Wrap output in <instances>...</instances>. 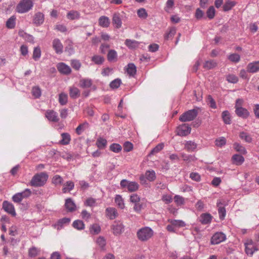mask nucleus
<instances>
[{
	"mask_svg": "<svg viewBox=\"0 0 259 259\" xmlns=\"http://www.w3.org/2000/svg\"><path fill=\"white\" fill-rule=\"evenodd\" d=\"M154 235L153 230L149 227H143L137 232V238L141 242H146Z\"/></svg>",
	"mask_w": 259,
	"mask_h": 259,
	"instance_id": "obj_1",
	"label": "nucleus"
},
{
	"mask_svg": "<svg viewBox=\"0 0 259 259\" xmlns=\"http://www.w3.org/2000/svg\"><path fill=\"white\" fill-rule=\"evenodd\" d=\"M49 176L45 172H41L34 175L30 181V185L33 187L43 186L47 182Z\"/></svg>",
	"mask_w": 259,
	"mask_h": 259,
	"instance_id": "obj_2",
	"label": "nucleus"
},
{
	"mask_svg": "<svg viewBox=\"0 0 259 259\" xmlns=\"http://www.w3.org/2000/svg\"><path fill=\"white\" fill-rule=\"evenodd\" d=\"M33 0H21L16 8V11L20 14L25 13L33 7Z\"/></svg>",
	"mask_w": 259,
	"mask_h": 259,
	"instance_id": "obj_3",
	"label": "nucleus"
},
{
	"mask_svg": "<svg viewBox=\"0 0 259 259\" xmlns=\"http://www.w3.org/2000/svg\"><path fill=\"white\" fill-rule=\"evenodd\" d=\"M122 189L126 188L130 192L137 191L139 188L138 183L135 181H130L125 179L122 180L120 183Z\"/></svg>",
	"mask_w": 259,
	"mask_h": 259,
	"instance_id": "obj_4",
	"label": "nucleus"
},
{
	"mask_svg": "<svg viewBox=\"0 0 259 259\" xmlns=\"http://www.w3.org/2000/svg\"><path fill=\"white\" fill-rule=\"evenodd\" d=\"M245 251L247 255L251 256L258 250L256 244L251 239H247L244 242Z\"/></svg>",
	"mask_w": 259,
	"mask_h": 259,
	"instance_id": "obj_5",
	"label": "nucleus"
},
{
	"mask_svg": "<svg viewBox=\"0 0 259 259\" xmlns=\"http://www.w3.org/2000/svg\"><path fill=\"white\" fill-rule=\"evenodd\" d=\"M198 115L196 109L189 110L182 114L179 117V120L182 122H187L193 120Z\"/></svg>",
	"mask_w": 259,
	"mask_h": 259,
	"instance_id": "obj_6",
	"label": "nucleus"
},
{
	"mask_svg": "<svg viewBox=\"0 0 259 259\" xmlns=\"http://www.w3.org/2000/svg\"><path fill=\"white\" fill-rule=\"evenodd\" d=\"M156 179L155 172L153 170H147L145 175H142L140 177V180L142 184L146 183V180L152 182Z\"/></svg>",
	"mask_w": 259,
	"mask_h": 259,
	"instance_id": "obj_7",
	"label": "nucleus"
},
{
	"mask_svg": "<svg viewBox=\"0 0 259 259\" xmlns=\"http://www.w3.org/2000/svg\"><path fill=\"white\" fill-rule=\"evenodd\" d=\"M226 240V235L221 232L214 233L211 238V244H218Z\"/></svg>",
	"mask_w": 259,
	"mask_h": 259,
	"instance_id": "obj_8",
	"label": "nucleus"
},
{
	"mask_svg": "<svg viewBox=\"0 0 259 259\" xmlns=\"http://www.w3.org/2000/svg\"><path fill=\"white\" fill-rule=\"evenodd\" d=\"M191 128L188 124H182L177 127V134L180 136H186L190 134Z\"/></svg>",
	"mask_w": 259,
	"mask_h": 259,
	"instance_id": "obj_9",
	"label": "nucleus"
},
{
	"mask_svg": "<svg viewBox=\"0 0 259 259\" xmlns=\"http://www.w3.org/2000/svg\"><path fill=\"white\" fill-rule=\"evenodd\" d=\"M111 228L113 234L115 236L120 235L124 229V225L119 222H114Z\"/></svg>",
	"mask_w": 259,
	"mask_h": 259,
	"instance_id": "obj_10",
	"label": "nucleus"
},
{
	"mask_svg": "<svg viewBox=\"0 0 259 259\" xmlns=\"http://www.w3.org/2000/svg\"><path fill=\"white\" fill-rule=\"evenodd\" d=\"M3 208L5 211L11 214L12 216H16V213L14 206L12 203L7 201H4L3 203Z\"/></svg>",
	"mask_w": 259,
	"mask_h": 259,
	"instance_id": "obj_11",
	"label": "nucleus"
},
{
	"mask_svg": "<svg viewBox=\"0 0 259 259\" xmlns=\"http://www.w3.org/2000/svg\"><path fill=\"white\" fill-rule=\"evenodd\" d=\"M45 116L50 121L57 122L59 120L58 113L52 110H47L46 112Z\"/></svg>",
	"mask_w": 259,
	"mask_h": 259,
	"instance_id": "obj_12",
	"label": "nucleus"
},
{
	"mask_svg": "<svg viewBox=\"0 0 259 259\" xmlns=\"http://www.w3.org/2000/svg\"><path fill=\"white\" fill-rule=\"evenodd\" d=\"M58 71L62 74L68 75L71 72V68L64 63H59L57 65Z\"/></svg>",
	"mask_w": 259,
	"mask_h": 259,
	"instance_id": "obj_13",
	"label": "nucleus"
},
{
	"mask_svg": "<svg viewBox=\"0 0 259 259\" xmlns=\"http://www.w3.org/2000/svg\"><path fill=\"white\" fill-rule=\"evenodd\" d=\"M52 46L57 54H60L63 52V46L59 39H54L52 42Z\"/></svg>",
	"mask_w": 259,
	"mask_h": 259,
	"instance_id": "obj_14",
	"label": "nucleus"
},
{
	"mask_svg": "<svg viewBox=\"0 0 259 259\" xmlns=\"http://www.w3.org/2000/svg\"><path fill=\"white\" fill-rule=\"evenodd\" d=\"M247 71L251 73H254L259 71V61L248 63L246 67Z\"/></svg>",
	"mask_w": 259,
	"mask_h": 259,
	"instance_id": "obj_15",
	"label": "nucleus"
},
{
	"mask_svg": "<svg viewBox=\"0 0 259 259\" xmlns=\"http://www.w3.org/2000/svg\"><path fill=\"white\" fill-rule=\"evenodd\" d=\"M235 113L238 116L243 119L247 118L250 115L249 112L246 108L243 107L237 108L236 110H235Z\"/></svg>",
	"mask_w": 259,
	"mask_h": 259,
	"instance_id": "obj_16",
	"label": "nucleus"
},
{
	"mask_svg": "<svg viewBox=\"0 0 259 259\" xmlns=\"http://www.w3.org/2000/svg\"><path fill=\"white\" fill-rule=\"evenodd\" d=\"M218 207V213L219 218L221 220H223L226 216V211L223 203L221 200H218L217 203Z\"/></svg>",
	"mask_w": 259,
	"mask_h": 259,
	"instance_id": "obj_17",
	"label": "nucleus"
},
{
	"mask_svg": "<svg viewBox=\"0 0 259 259\" xmlns=\"http://www.w3.org/2000/svg\"><path fill=\"white\" fill-rule=\"evenodd\" d=\"M212 217L209 213H202L200 215L199 221L201 224L206 225L210 223Z\"/></svg>",
	"mask_w": 259,
	"mask_h": 259,
	"instance_id": "obj_18",
	"label": "nucleus"
},
{
	"mask_svg": "<svg viewBox=\"0 0 259 259\" xmlns=\"http://www.w3.org/2000/svg\"><path fill=\"white\" fill-rule=\"evenodd\" d=\"M65 206L68 211L72 212L76 210V205L71 198L66 199Z\"/></svg>",
	"mask_w": 259,
	"mask_h": 259,
	"instance_id": "obj_19",
	"label": "nucleus"
},
{
	"mask_svg": "<svg viewBox=\"0 0 259 259\" xmlns=\"http://www.w3.org/2000/svg\"><path fill=\"white\" fill-rule=\"evenodd\" d=\"M66 47L65 51L67 52L69 55L73 54L75 52L74 48L73 47V42L70 39H67L65 41Z\"/></svg>",
	"mask_w": 259,
	"mask_h": 259,
	"instance_id": "obj_20",
	"label": "nucleus"
},
{
	"mask_svg": "<svg viewBox=\"0 0 259 259\" xmlns=\"http://www.w3.org/2000/svg\"><path fill=\"white\" fill-rule=\"evenodd\" d=\"M112 23L116 28H119L122 26V21L119 13H114L113 15Z\"/></svg>",
	"mask_w": 259,
	"mask_h": 259,
	"instance_id": "obj_21",
	"label": "nucleus"
},
{
	"mask_svg": "<svg viewBox=\"0 0 259 259\" xmlns=\"http://www.w3.org/2000/svg\"><path fill=\"white\" fill-rule=\"evenodd\" d=\"M33 23L36 25H39L44 21V15L40 12L36 13L33 18Z\"/></svg>",
	"mask_w": 259,
	"mask_h": 259,
	"instance_id": "obj_22",
	"label": "nucleus"
},
{
	"mask_svg": "<svg viewBox=\"0 0 259 259\" xmlns=\"http://www.w3.org/2000/svg\"><path fill=\"white\" fill-rule=\"evenodd\" d=\"M107 216L110 219L113 220L118 215V212L116 209L113 207H108L106 209Z\"/></svg>",
	"mask_w": 259,
	"mask_h": 259,
	"instance_id": "obj_23",
	"label": "nucleus"
},
{
	"mask_svg": "<svg viewBox=\"0 0 259 259\" xmlns=\"http://www.w3.org/2000/svg\"><path fill=\"white\" fill-rule=\"evenodd\" d=\"M110 24V21L108 17L102 16L99 19V25L103 28H107Z\"/></svg>",
	"mask_w": 259,
	"mask_h": 259,
	"instance_id": "obj_24",
	"label": "nucleus"
},
{
	"mask_svg": "<svg viewBox=\"0 0 259 259\" xmlns=\"http://www.w3.org/2000/svg\"><path fill=\"white\" fill-rule=\"evenodd\" d=\"M167 221L170 224H172L176 229L184 227L186 225L185 222L180 220L168 219Z\"/></svg>",
	"mask_w": 259,
	"mask_h": 259,
	"instance_id": "obj_25",
	"label": "nucleus"
},
{
	"mask_svg": "<svg viewBox=\"0 0 259 259\" xmlns=\"http://www.w3.org/2000/svg\"><path fill=\"white\" fill-rule=\"evenodd\" d=\"M62 139L59 143L62 145H67L69 144L71 141V136L69 133H63L61 135Z\"/></svg>",
	"mask_w": 259,
	"mask_h": 259,
	"instance_id": "obj_26",
	"label": "nucleus"
},
{
	"mask_svg": "<svg viewBox=\"0 0 259 259\" xmlns=\"http://www.w3.org/2000/svg\"><path fill=\"white\" fill-rule=\"evenodd\" d=\"M232 161L233 164L240 165L244 162V158L242 155L236 154L232 156Z\"/></svg>",
	"mask_w": 259,
	"mask_h": 259,
	"instance_id": "obj_27",
	"label": "nucleus"
},
{
	"mask_svg": "<svg viewBox=\"0 0 259 259\" xmlns=\"http://www.w3.org/2000/svg\"><path fill=\"white\" fill-rule=\"evenodd\" d=\"M197 145L192 141H188L185 144V149L188 152H193L197 148Z\"/></svg>",
	"mask_w": 259,
	"mask_h": 259,
	"instance_id": "obj_28",
	"label": "nucleus"
},
{
	"mask_svg": "<svg viewBox=\"0 0 259 259\" xmlns=\"http://www.w3.org/2000/svg\"><path fill=\"white\" fill-rule=\"evenodd\" d=\"M69 95L71 98L76 99L80 96L79 90L75 87L69 88Z\"/></svg>",
	"mask_w": 259,
	"mask_h": 259,
	"instance_id": "obj_29",
	"label": "nucleus"
},
{
	"mask_svg": "<svg viewBox=\"0 0 259 259\" xmlns=\"http://www.w3.org/2000/svg\"><path fill=\"white\" fill-rule=\"evenodd\" d=\"M66 17L71 20L78 19L80 18V13L77 11L71 10L68 12Z\"/></svg>",
	"mask_w": 259,
	"mask_h": 259,
	"instance_id": "obj_30",
	"label": "nucleus"
},
{
	"mask_svg": "<svg viewBox=\"0 0 259 259\" xmlns=\"http://www.w3.org/2000/svg\"><path fill=\"white\" fill-rule=\"evenodd\" d=\"M239 136L241 139L246 143H250L252 141L251 136L247 133L241 132L239 133Z\"/></svg>",
	"mask_w": 259,
	"mask_h": 259,
	"instance_id": "obj_31",
	"label": "nucleus"
},
{
	"mask_svg": "<svg viewBox=\"0 0 259 259\" xmlns=\"http://www.w3.org/2000/svg\"><path fill=\"white\" fill-rule=\"evenodd\" d=\"M74 187V184L72 181H69L66 182L63 186L62 191L65 193L71 191Z\"/></svg>",
	"mask_w": 259,
	"mask_h": 259,
	"instance_id": "obj_32",
	"label": "nucleus"
},
{
	"mask_svg": "<svg viewBox=\"0 0 259 259\" xmlns=\"http://www.w3.org/2000/svg\"><path fill=\"white\" fill-rule=\"evenodd\" d=\"M92 80L89 78H82L80 80L79 85L82 88H88L91 87Z\"/></svg>",
	"mask_w": 259,
	"mask_h": 259,
	"instance_id": "obj_33",
	"label": "nucleus"
},
{
	"mask_svg": "<svg viewBox=\"0 0 259 259\" xmlns=\"http://www.w3.org/2000/svg\"><path fill=\"white\" fill-rule=\"evenodd\" d=\"M222 117L225 124H230L231 123V115L228 111H224L222 114Z\"/></svg>",
	"mask_w": 259,
	"mask_h": 259,
	"instance_id": "obj_34",
	"label": "nucleus"
},
{
	"mask_svg": "<svg viewBox=\"0 0 259 259\" xmlns=\"http://www.w3.org/2000/svg\"><path fill=\"white\" fill-rule=\"evenodd\" d=\"M126 72L130 76H134L137 72V68L134 63H130L127 65Z\"/></svg>",
	"mask_w": 259,
	"mask_h": 259,
	"instance_id": "obj_35",
	"label": "nucleus"
},
{
	"mask_svg": "<svg viewBox=\"0 0 259 259\" xmlns=\"http://www.w3.org/2000/svg\"><path fill=\"white\" fill-rule=\"evenodd\" d=\"M59 103L61 105H65L68 102V95L67 94L62 92L59 95Z\"/></svg>",
	"mask_w": 259,
	"mask_h": 259,
	"instance_id": "obj_36",
	"label": "nucleus"
},
{
	"mask_svg": "<svg viewBox=\"0 0 259 259\" xmlns=\"http://www.w3.org/2000/svg\"><path fill=\"white\" fill-rule=\"evenodd\" d=\"M233 147L237 152H239L241 154H246L247 153L245 148L238 143H235L233 144Z\"/></svg>",
	"mask_w": 259,
	"mask_h": 259,
	"instance_id": "obj_37",
	"label": "nucleus"
},
{
	"mask_svg": "<svg viewBox=\"0 0 259 259\" xmlns=\"http://www.w3.org/2000/svg\"><path fill=\"white\" fill-rule=\"evenodd\" d=\"M117 58V53L114 50H110L107 54V59L109 61H116Z\"/></svg>",
	"mask_w": 259,
	"mask_h": 259,
	"instance_id": "obj_38",
	"label": "nucleus"
},
{
	"mask_svg": "<svg viewBox=\"0 0 259 259\" xmlns=\"http://www.w3.org/2000/svg\"><path fill=\"white\" fill-rule=\"evenodd\" d=\"M40 250L39 248L33 246L28 250V255L31 257H34L39 254Z\"/></svg>",
	"mask_w": 259,
	"mask_h": 259,
	"instance_id": "obj_39",
	"label": "nucleus"
},
{
	"mask_svg": "<svg viewBox=\"0 0 259 259\" xmlns=\"http://www.w3.org/2000/svg\"><path fill=\"white\" fill-rule=\"evenodd\" d=\"M236 5V2L231 0H227L223 6L224 11H228L230 10Z\"/></svg>",
	"mask_w": 259,
	"mask_h": 259,
	"instance_id": "obj_40",
	"label": "nucleus"
},
{
	"mask_svg": "<svg viewBox=\"0 0 259 259\" xmlns=\"http://www.w3.org/2000/svg\"><path fill=\"white\" fill-rule=\"evenodd\" d=\"M115 202L117 205L121 209L124 207V200L120 195H116L115 197Z\"/></svg>",
	"mask_w": 259,
	"mask_h": 259,
	"instance_id": "obj_41",
	"label": "nucleus"
},
{
	"mask_svg": "<svg viewBox=\"0 0 259 259\" xmlns=\"http://www.w3.org/2000/svg\"><path fill=\"white\" fill-rule=\"evenodd\" d=\"M217 65V64L215 61L208 60L204 63L203 67L207 70H209L214 68Z\"/></svg>",
	"mask_w": 259,
	"mask_h": 259,
	"instance_id": "obj_42",
	"label": "nucleus"
},
{
	"mask_svg": "<svg viewBox=\"0 0 259 259\" xmlns=\"http://www.w3.org/2000/svg\"><path fill=\"white\" fill-rule=\"evenodd\" d=\"M107 140L103 138H99L96 142V145L99 149H104L107 145Z\"/></svg>",
	"mask_w": 259,
	"mask_h": 259,
	"instance_id": "obj_43",
	"label": "nucleus"
},
{
	"mask_svg": "<svg viewBox=\"0 0 259 259\" xmlns=\"http://www.w3.org/2000/svg\"><path fill=\"white\" fill-rule=\"evenodd\" d=\"M176 33V29L175 27L169 28L168 31L164 35V38L166 40L171 39Z\"/></svg>",
	"mask_w": 259,
	"mask_h": 259,
	"instance_id": "obj_44",
	"label": "nucleus"
},
{
	"mask_svg": "<svg viewBox=\"0 0 259 259\" xmlns=\"http://www.w3.org/2000/svg\"><path fill=\"white\" fill-rule=\"evenodd\" d=\"M16 17L14 16H11L6 22V26L10 29L14 28L15 26Z\"/></svg>",
	"mask_w": 259,
	"mask_h": 259,
	"instance_id": "obj_45",
	"label": "nucleus"
},
{
	"mask_svg": "<svg viewBox=\"0 0 259 259\" xmlns=\"http://www.w3.org/2000/svg\"><path fill=\"white\" fill-rule=\"evenodd\" d=\"M90 231L92 234H98L101 231V227L99 225L97 224H93L90 227Z\"/></svg>",
	"mask_w": 259,
	"mask_h": 259,
	"instance_id": "obj_46",
	"label": "nucleus"
},
{
	"mask_svg": "<svg viewBox=\"0 0 259 259\" xmlns=\"http://www.w3.org/2000/svg\"><path fill=\"white\" fill-rule=\"evenodd\" d=\"M63 181V178L60 175H56L53 177L52 182L53 184L57 186L61 185Z\"/></svg>",
	"mask_w": 259,
	"mask_h": 259,
	"instance_id": "obj_47",
	"label": "nucleus"
},
{
	"mask_svg": "<svg viewBox=\"0 0 259 259\" xmlns=\"http://www.w3.org/2000/svg\"><path fill=\"white\" fill-rule=\"evenodd\" d=\"M226 80L230 83H236L238 81V77L235 74H229L226 76Z\"/></svg>",
	"mask_w": 259,
	"mask_h": 259,
	"instance_id": "obj_48",
	"label": "nucleus"
},
{
	"mask_svg": "<svg viewBox=\"0 0 259 259\" xmlns=\"http://www.w3.org/2000/svg\"><path fill=\"white\" fill-rule=\"evenodd\" d=\"M41 56V50L39 47L34 48L33 52V59L35 61H37Z\"/></svg>",
	"mask_w": 259,
	"mask_h": 259,
	"instance_id": "obj_49",
	"label": "nucleus"
},
{
	"mask_svg": "<svg viewBox=\"0 0 259 259\" xmlns=\"http://www.w3.org/2000/svg\"><path fill=\"white\" fill-rule=\"evenodd\" d=\"M92 61L94 62L96 64L101 65L103 63L104 59L101 56L95 55L92 57Z\"/></svg>",
	"mask_w": 259,
	"mask_h": 259,
	"instance_id": "obj_50",
	"label": "nucleus"
},
{
	"mask_svg": "<svg viewBox=\"0 0 259 259\" xmlns=\"http://www.w3.org/2000/svg\"><path fill=\"white\" fill-rule=\"evenodd\" d=\"M138 42L136 40L126 39L125 41V45L129 48H134L138 46Z\"/></svg>",
	"mask_w": 259,
	"mask_h": 259,
	"instance_id": "obj_51",
	"label": "nucleus"
},
{
	"mask_svg": "<svg viewBox=\"0 0 259 259\" xmlns=\"http://www.w3.org/2000/svg\"><path fill=\"white\" fill-rule=\"evenodd\" d=\"M110 150L115 153H119L122 150V147L118 144L113 143L110 146Z\"/></svg>",
	"mask_w": 259,
	"mask_h": 259,
	"instance_id": "obj_52",
	"label": "nucleus"
},
{
	"mask_svg": "<svg viewBox=\"0 0 259 259\" xmlns=\"http://www.w3.org/2000/svg\"><path fill=\"white\" fill-rule=\"evenodd\" d=\"M228 58L231 62H233L234 63H238L239 62V61L240 60V56L238 54L234 53V54H230L228 57Z\"/></svg>",
	"mask_w": 259,
	"mask_h": 259,
	"instance_id": "obj_53",
	"label": "nucleus"
},
{
	"mask_svg": "<svg viewBox=\"0 0 259 259\" xmlns=\"http://www.w3.org/2000/svg\"><path fill=\"white\" fill-rule=\"evenodd\" d=\"M96 243L103 249H104L106 244V240L105 238L102 236H100L97 239Z\"/></svg>",
	"mask_w": 259,
	"mask_h": 259,
	"instance_id": "obj_54",
	"label": "nucleus"
},
{
	"mask_svg": "<svg viewBox=\"0 0 259 259\" xmlns=\"http://www.w3.org/2000/svg\"><path fill=\"white\" fill-rule=\"evenodd\" d=\"M226 144V140L223 137H221L217 139L215 141V144L217 147H222Z\"/></svg>",
	"mask_w": 259,
	"mask_h": 259,
	"instance_id": "obj_55",
	"label": "nucleus"
},
{
	"mask_svg": "<svg viewBox=\"0 0 259 259\" xmlns=\"http://www.w3.org/2000/svg\"><path fill=\"white\" fill-rule=\"evenodd\" d=\"M73 226L78 230H82L84 228V225L82 221L76 220L73 223Z\"/></svg>",
	"mask_w": 259,
	"mask_h": 259,
	"instance_id": "obj_56",
	"label": "nucleus"
},
{
	"mask_svg": "<svg viewBox=\"0 0 259 259\" xmlns=\"http://www.w3.org/2000/svg\"><path fill=\"white\" fill-rule=\"evenodd\" d=\"M215 10L213 6H210L206 11L207 17L209 19H212L215 16Z\"/></svg>",
	"mask_w": 259,
	"mask_h": 259,
	"instance_id": "obj_57",
	"label": "nucleus"
},
{
	"mask_svg": "<svg viewBox=\"0 0 259 259\" xmlns=\"http://www.w3.org/2000/svg\"><path fill=\"white\" fill-rule=\"evenodd\" d=\"M164 147V144L161 143L158 144L156 146H155L151 151L150 154L153 155L155 154L159 151H160L162 149H163Z\"/></svg>",
	"mask_w": 259,
	"mask_h": 259,
	"instance_id": "obj_58",
	"label": "nucleus"
},
{
	"mask_svg": "<svg viewBox=\"0 0 259 259\" xmlns=\"http://www.w3.org/2000/svg\"><path fill=\"white\" fill-rule=\"evenodd\" d=\"M32 95L35 98H38L41 96V90L38 87H34L32 89Z\"/></svg>",
	"mask_w": 259,
	"mask_h": 259,
	"instance_id": "obj_59",
	"label": "nucleus"
},
{
	"mask_svg": "<svg viewBox=\"0 0 259 259\" xmlns=\"http://www.w3.org/2000/svg\"><path fill=\"white\" fill-rule=\"evenodd\" d=\"M121 83V80L119 78H116L110 82V87L112 89L118 88Z\"/></svg>",
	"mask_w": 259,
	"mask_h": 259,
	"instance_id": "obj_60",
	"label": "nucleus"
},
{
	"mask_svg": "<svg viewBox=\"0 0 259 259\" xmlns=\"http://www.w3.org/2000/svg\"><path fill=\"white\" fill-rule=\"evenodd\" d=\"M19 193L23 199L29 197L31 195V191L29 189H25L23 191L19 192Z\"/></svg>",
	"mask_w": 259,
	"mask_h": 259,
	"instance_id": "obj_61",
	"label": "nucleus"
},
{
	"mask_svg": "<svg viewBox=\"0 0 259 259\" xmlns=\"http://www.w3.org/2000/svg\"><path fill=\"white\" fill-rule=\"evenodd\" d=\"M137 14L139 17L145 19L147 17V13L144 8H141L138 10Z\"/></svg>",
	"mask_w": 259,
	"mask_h": 259,
	"instance_id": "obj_62",
	"label": "nucleus"
},
{
	"mask_svg": "<svg viewBox=\"0 0 259 259\" xmlns=\"http://www.w3.org/2000/svg\"><path fill=\"white\" fill-rule=\"evenodd\" d=\"M71 65L73 68L76 70H78L81 67V63L79 61L77 60H72L71 62Z\"/></svg>",
	"mask_w": 259,
	"mask_h": 259,
	"instance_id": "obj_63",
	"label": "nucleus"
},
{
	"mask_svg": "<svg viewBox=\"0 0 259 259\" xmlns=\"http://www.w3.org/2000/svg\"><path fill=\"white\" fill-rule=\"evenodd\" d=\"M84 204L91 207L94 206L96 205V200L93 198H88L84 202Z\"/></svg>",
	"mask_w": 259,
	"mask_h": 259,
	"instance_id": "obj_64",
	"label": "nucleus"
}]
</instances>
